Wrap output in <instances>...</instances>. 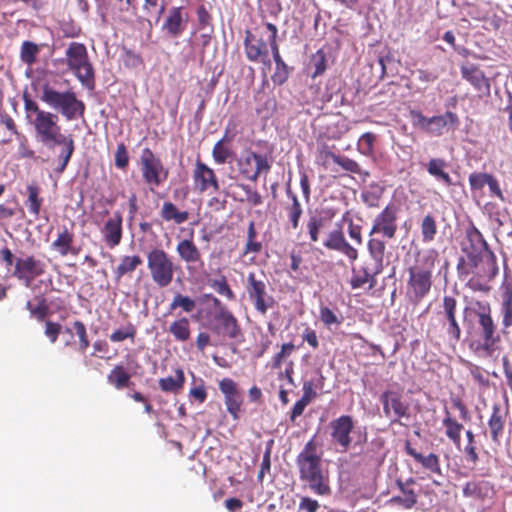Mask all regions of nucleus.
Returning <instances> with one entry per match:
<instances>
[{
	"mask_svg": "<svg viewBox=\"0 0 512 512\" xmlns=\"http://www.w3.org/2000/svg\"><path fill=\"white\" fill-rule=\"evenodd\" d=\"M23 100L27 117L30 118L31 115H34L30 122L35 129L37 139L48 148L64 146L59 155V166L55 169L56 172L62 173L75 150L73 138L62 133L57 114L41 109L38 103L27 95H24Z\"/></svg>",
	"mask_w": 512,
	"mask_h": 512,
	"instance_id": "obj_1",
	"label": "nucleus"
},
{
	"mask_svg": "<svg viewBox=\"0 0 512 512\" xmlns=\"http://www.w3.org/2000/svg\"><path fill=\"white\" fill-rule=\"evenodd\" d=\"M467 243L462 244L464 256L457 263V273L461 280L471 274L485 276L492 280L499 272L497 257L490 249L482 233L472 226L466 231Z\"/></svg>",
	"mask_w": 512,
	"mask_h": 512,
	"instance_id": "obj_2",
	"label": "nucleus"
},
{
	"mask_svg": "<svg viewBox=\"0 0 512 512\" xmlns=\"http://www.w3.org/2000/svg\"><path fill=\"white\" fill-rule=\"evenodd\" d=\"M299 479L318 496L332 494L330 473L323 466L321 454L317 451L315 437L310 439L296 457Z\"/></svg>",
	"mask_w": 512,
	"mask_h": 512,
	"instance_id": "obj_3",
	"label": "nucleus"
},
{
	"mask_svg": "<svg viewBox=\"0 0 512 512\" xmlns=\"http://www.w3.org/2000/svg\"><path fill=\"white\" fill-rule=\"evenodd\" d=\"M474 314L477 317L476 338L471 341L470 348L481 357H494L500 350L501 336L497 324L492 317L488 302L475 301Z\"/></svg>",
	"mask_w": 512,
	"mask_h": 512,
	"instance_id": "obj_4",
	"label": "nucleus"
},
{
	"mask_svg": "<svg viewBox=\"0 0 512 512\" xmlns=\"http://www.w3.org/2000/svg\"><path fill=\"white\" fill-rule=\"evenodd\" d=\"M436 259L434 250L418 251L414 264L408 267L406 294L413 302L419 303L429 294Z\"/></svg>",
	"mask_w": 512,
	"mask_h": 512,
	"instance_id": "obj_5",
	"label": "nucleus"
},
{
	"mask_svg": "<svg viewBox=\"0 0 512 512\" xmlns=\"http://www.w3.org/2000/svg\"><path fill=\"white\" fill-rule=\"evenodd\" d=\"M267 30V38L265 33L256 27L254 30L247 29L244 37V51L247 60L254 63H262L264 65L263 71L271 67V60L269 52L272 51L271 39L274 35V41H277L278 28L275 24L267 22L264 24Z\"/></svg>",
	"mask_w": 512,
	"mask_h": 512,
	"instance_id": "obj_6",
	"label": "nucleus"
},
{
	"mask_svg": "<svg viewBox=\"0 0 512 512\" xmlns=\"http://www.w3.org/2000/svg\"><path fill=\"white\" fill-rule=\"evenodd\" d=\"M40 99L50 108L58 111L67 121L84 116L85 103L77 98L75 92L71 90L60 92L48 81L41 86Z\"/></svg>",
	"mask_w": 512,
	"mask_h": 512,
	"instance_id": "obj_7",
	"label": "nucleus"
},
{
	"mask_svg": "<svg viewBox=\"0 0 512 512\" xmlns=\"http://www.w3.org/2000/svg\"><path fill=\"white\" fill-rule=\"evenodd\" d=\"M458 302L455 297L445 295L441 308L431 319L427 333L432 337H441L446 334L448 338L457 343L461 339V327L457 320Z\"/></svg>",
	"mask_w": 512,
	"mask_h": 512,
	"instance_id": "obj_8",
	"label": "nucleus"
},
{
	"mask_svg": "<svg viewBox=\"0 0 512 512\" xmlns=\"http://www.w3.org/2000/svg\"><path fill=\"white\" fill-rule=\"evenodd\" d=\"M66 64L77 80L86 88L94 89L95 72L83 43L71 42L65 52Z\"/></svg>",
	"mask_w": 512,
	"mask_h": 512,
	"instance_id": "obj_9",
	"label": "nucleus"
},
{
	"mask_svg": "<svg viewBox=\"0 0 512 512\" xmlns=\"http://www.w3.org/2000/svg\"><path fill=\"white\" fill-rule=\"evenodd\" d=\"M147 268L153 283L159 288L168 287L179 266L173 257L162 248H153L147 255Z\"/></svg>",
	"mask_w": 512,
	"mask_h": 512,
	"instance_id": "obj_10",
	"label": "nucleus"
},
{
	"mask_svg": "<svg viewBox=\"0 0 512 512\" xmlns=\"http://www.w3.org/2000/svg\"><path fill=\"white\" fill-rule=\"evenodd\" d=\"M212 302L214 306L218 307V309L209 322L208 328L210 331L215 336L224 340L241 342L243 339V332L238 319L230 310L221 304V301L218 298L212 297Z\"/></svg>",
	"mask_w": 512,
	"mask_h": 512,
	"instance_id": "obj_11",
	"label": "nucleus"
},
{
	"mask_svg": "<svg viewBox=\"0 0 512 512\" xmlns=\"http://www.w3.org/2000/svg\"><path fill=\"white\" fill-rule=\"evenodd\" d=\"M140 170L143 181L151 190L159 187L168 178L169 171L150 148H144L140 155Z\"/></svg>",
	"mask_w": 512,
	"mask_h": 512,
	"instance_id": "obj_12",
	"label": "nucleus"
},
{
	"mask_svg": "<svg viewBox=\"0 0 512 512\" xmlns=\"http://www.w3.org/2000/svg\"><path fill=\"white\" fill-rule=\"evenodd\" d=\"M379 401L382 404L383 414L390 419L391 424H402L401 420L411 418L410 404L403 398L400 390H385L381 393Z\"/></svg>",
	"mask_w": 512,
	"mask_h": 512,
	"instance_id": "obj_13",
	"label": "nucleus"
},
{
	"mask_svg": "<svg viewBox=\"0 0 512 512\" xmlns=\"http://www.w3.org/2000/svg\"><path fill=\"white\" fill-rule=\"evenodd\" d=\"M399 213L400 207L396 203H388L374 218L369 234H379L386 239H394L398 231Z\"/></svg>",
	"mask_w": 512,
	"mask_h": 512,
	"instance_id": "obj_14",
	"label": "nucleus"
},
{
	"mask_svg": "<svg viewBox=\"0 0 512 512\" xmlns=\"http://www.w3.org/2000/svg\"><path fill=\"white\" fill-rule=\"evenodd\" d=\"M246 291L255 310L261 315H265L268 309L273 307L274 298L267 291V283L258 279L254 272L247 276Z\"/></svg>",
	"mask_w": 512,
	"mask_h": 512,
	"instance_id": "obj_15",
	"label": "nucleus"
},
{
	"mask_svg": "<svg viewBox=\"0 0 512 512\" xmlns=\"http://www.w3.org/2000/svg\"><path fill=\"white\" fill-rule=\"evenodd\" d=\"M239 173L246 179L257 181L261 174H268L271 163L264 155L252 150L245 151L237 161Z\"/></svg>",
	"mask_w": 512,
	"mask_h": 512,
	"instance_id": "obj_16",
	"label": "nucleus"
},
{
	"mask_svg": "<svg viewBox=\"0 0 512 512\" xmlns=\"http://www.w3.org/2000/svg\"><path fill=\"white\" fill-rule=\"evenodd\" d=\"M46 272V264L34 255H26L15 259L13 276L26 287H30L34 280Z\"/></svg>",
	"mask_w": 512,
	"mask_h": 512,
	"instance_id": "obj_17",
	"label": "nucleus"
},
{
	"mask_svg": "<svg viewBox=\"0 0 512 512\" xmlns=\"http://www.w3.org/2000/svg\"><path fill=\"white\" fill-rule=\"evenodd\" d=\"M329 426L332 443L339 447V452H347L352 444V432L355 428L352 416L341 415L332 420Z\"/></svg>",
	"mask_w": 512,
	"mask_h": 512,
	"instance_id": "obj_18",
	"label": "nucleus"
},
{
	"mask_svg": "<svg viewBox=\"0 0 512 512\" xmlns=\"http://www.w3.org/2000/svg\"><path fill=\"white\" fill-rule=\"evenodd\" d=\"M323 246L328 250L341 253L351 263L358 259V250L346 240L341 223H337L336 228L327 234L325 240L323 241Z\"/></svg>",
	"mask_w": 512,
	"mask_h": 512,
	"instance_id": "obj_19",
	"label": "nucleus"
},
{
	"mask_svg": "<svg viewBox=\"0 0 512 512\" xmlns=\"http://www.w3.org/2000/svg\"><path fill=\"white\" fill-rule=\"evenodd\" d=\"M175 251L180 261L187 265L189 271L204 267L203 254L193 240V231L190 238L180 239L177 242Z\"/></svg>",
	"mask_w": 512,
	"mask_h": 512,
	"instance_id": "obj_20",
	"label": "nucleus"
},
{
	"mask_svg": "<svg viewBox=\"0 0 512 512\" xmlns=\"http://www.w3.org/2000/svg\"><path fill=\"white\" fill-rule=\"evenodd\" d=\"M74 227V222L71 223L70 227L63 225L58 229L56 238L51 243V249L61 257L77 256L82 250L81 246L75 243Z\"/></svg>",
	"mask_w": 512,
	"mask_h": 512,
	"instance_id": "obj_21",
	"label": "nucleus"
},
{
	"mask_svg": "<svg viewBox=\"0 0 512 512\" xmlns=\"http://www.w3.org/2000/svg\"><path fill=\"white\" fill-rule=\"evenodd\" d=\"M219 390L224 395L227 412L234 420H237L243 403V397L238 390L237 383L231 378H223L219 381Z\"/></svg>",
	"mask_w": 512,
	"mask_h": 512,
	"instance_id": "obj_22",
	"label": "nucleus"
},
{
	"mask_svg": "<svg viewBox=\"0 0 512 512\" xmlns=\"http://www.w3.org/2000/svg\"><path fill=\"white\" fill-rule=\"evenodd\" d=\"M192 177L195 188L201 193H204L209 189L218 191L220 188L215 171L200 159H197L195 162Z\"/></svg>",
	"mask_w": 512,
	"mask_h": 512,
	"instance_id": "obj_23",
	"label": "nucleus"
},
{
	"mask_svg": "<svg viewBox=\"0 0 512 512\" xmlns=\"http://www.w3.org/2000/svg\"><path fill=\"white\" fill-rule=\"evenodd\" d=\"M188 14L183 6L171 7L165 17L162 30L169 36L179 37L186 29Z\"/></svg>",
	"mask_w": 512,
	"mask_h": 512,
	"instance_id": "obj_24",
	"label": "nucleus"
},
{
	"mask_svg": "<svg viewBox=\"0 0 512 512\" xmlns=\"http://www.w3.org/2000/svg\"><path fill=\"white\" fill-rule=\"evenodd\" d=\"M383 264H373L370 266H362L359 269H352V277L350 279V286L352 289L363 288L368 285L370 289L374 288L377 284V275L383 272Z\"/></svg>",
	"mask_w": 512,
	"mask_h": 512,
	"instance_id": "obj_25",
	"label": "nucleus"
},
{
	"mask_svg": "<svg viewBox=\"0 0 512 512\" xmlns=\"http://www.w3.org/2000/svg\"><path fill=\"white\" fill-rule=\"evenodd\" d=\"M122 222V215L117 211L104 223L103 227L101 228L103 241L110 249L117 247L122 241Z\"/></svg>",
	"mask_w": 512,
	"mask_h": 512,
	"instance_id": "obj_26",
	"label": "nucleus"
},
{
	"mask_svg": "<svg viewBox=\"0 0 512 512\" xmlns=\"http://www.w3.org/2000/svg\"><path fill=\"white\" fill-rule=\"evenodd\" d=\"M501 325L504 331L512 329V279L505 278L500 285Z\"/></svg>",
	"mask_w": 512,
	"mask_h": 512,
	"instance_id": "obj_27",
	"label": "nucleus"
},
{
	"mask_svg": "<svg viewBox=\"0 0 512 512\" xmlns=\"http://www.w3.org/2000/svg\"><path fill=\"white\" fill-rule=\"evenodd\" d=\"M461 76L468 81L477 91L489 93L490 83L485 73L476 65L469 64L461 67Z\"/></svg>",
	"mask_w": 512,
	"mask_h": 512,
	"instance_id": "obj_28",
	"label": "nucleus"
},
{
	"mask_svg": "<svg viewBox=\"0 0 512 512\" xmlns=\"http://www.w3.org/2000/svg\"><path fill=\"white\" fill-rule=\"evenodd\" d=\"M405 452L411 456L417 463H419L424 469L429 470L430 472L442 475L440 460L438 455L435 453H430L428 455H423L416 451L415 448L412 447L410 441L405 442L404 446Z\"/></svg>",
	"mask_w": 512,
	"mask_h": 512,
	"instance_id": "obj_29",
	"label": "nucleus"
},
{
	"mask_svg": "<svg viewBox=\"0 0 512 512\" xmlns=\"http://www.w3.org/2000/svg\"><path fill=\"white\" fill-rule=\"evenodd\" d=\"M272 42V57L275 62V71L271 76V80L275 85L281 86L287 82L290 75V68L283 60L280 54V48L277 41H274V36L271 39Z\"/></svg>",
	"mask_w": 512,
	"mask_h": 512,
	"instance_id": "obj_30",
	"label": "nucleus"
},
{
	"mask_svg": "<svg viewBox=\"0 0 512 512\" xmlns=\"http://www.w3.org/2000/svg\"><path fill=\"white\" fill-rule=\"evenodd\" d=\"M462 492L464 497L485 500L493 494V485L486 480L469 481Z\"/></svg>",
	"mask_w": 512,
	"mask_h": 512,
	"instance_id": "obj_31",
	"label": "nucleus"
},
{
	"mask_svg": "<svg viewBox=\"0 0 512 512\" xmlns=\"http://www.w3.org/2000/svg\"><path fill=\"white\" fill-rule=\"evenodd\" d=\"M506 415L502 413L498 405H493L492 413L488 420V427L492 441L499 445L504 435Z\"/></svg>",
	"mask_w": 512,
	"mask_h": 512,
	"instance_id": "obj_32",
	"label": "nucleus"
},
{
	"mask_svg": "<svg viewBox=\"0 0 512 512\" xmlns=\"http://www.w3.org/2000/svg\"><path fill=\"white\" fill-rule=\"evenodd\" d=\"M459 118L456 113L447 111L443 115L430 117V124L428 127V134L440 136L443 134L444 128L447 125L458 126Z\"/></svg>",
	"mask_w": 512,
	"mask_h": 512,
	"instance_id": "obj_33",
	"label": "nucleus"
},
{
	"mask_svg": "<svg viewBox=\"0 0 512 512\" xmlns=\"http://www.w3.org/2000/svg\"><path fill=\"white\" fill-rule=\"evenodd\" d=\"M401 495L393 496L391 502L398 504L405 509H411L417 503V493L414 489L410 488V484H414V480L411 478L406 483L397 481Z\"/></svg>",
	"mask_w": 512,
	"mask_h": 512,
	"instance_id": "obj_34",
	"label": "nucleus"
},
{
	"mask_svg": "<svg viewBox=\"0 0 512 512\" xmlns=\"http://www.w3.org/2000/svg\"><path fill=\"white\" fill-rule=\"evenodd\" d=\"M444 414L442 424L445 427V434L449 440L456 446H459L461 442V432L464 428L463 424L458 422L446 407L444 408Z\"/></svg>",
	"mask_w": 512,
	"mask_h": 512,
	"instance_id": "obj_35",
	"label": "nucleus"
},
{
	"mask_svg": "<svg viewBox=\"0 0 512 512\" xmlns=\"http://www.w3.org/2000/svg\"><path fill=\"white\" fill-rule=\"evenodd\" d=\"M286 195L291 200V204L285 206V211L292 229L296 230L299 227L300 218L303 214V209L297 195L292 191L290 186L286 188Z\"/></svg>",
	"mask_w": 512,
	"mask_h": 512,
	"instance_id": "obj_36",
	"label": "nucleus"
},
{
	"mask_svg": "<svg viewBox=\"0 0 512 512\" xmlns=\"http://www.w3.org/2000/svg\"><path fill=\"white\" fill-rule=\"evenodd\" d=\"M143 263L139 255H124L114 269V277L119 281L122 277L132 274Z\"/></svg>",
	"mask_w": 512,
	"mask_h": 512,
	"instance_id": "obj_37",
	"label": "nucleus"
},
{
	"mask_svg": "<svg viewBox=\"0 0 512 512\" xmlns=\"http://www.w3.org/2000/svg\"><path fill=\"white\" fill-rule=\"evenodd\" d=\"M166 9L165 0H143L142 12L146 20L152 26V21L157 24L163 16Z\"/></svg>",
	"mask_w": 512,
	"mask_h": 512,
	"instance_id": "obj_38",
	"label": "nucleus"
},
{
	"mask_svg": "<svg viewBox=\"0 0 512 512\" xmlns=\"http://www.w3.org/2000/svg\"><path fill=\"white\" fill-rule=\"evenodd\" d=\"M176 376H168L160 378L158 381L161 391L166 393L178 394L184 387L185 375L182 369L178 368L175 371Z\"/></svg>",
	"mask_w": 512,
	"mask_h": 512,
	"instance_id": "obj_39",
	"label": "nucleus"
},
{
	"mask_svg": "<svg viewBox=\"0 0 512 512\" xmlns=\"http://www.w3.org/2000/svg\"><path fill=\"white\" fill-rule=\"evenodd\" d=\"M160 216L166 222L173 221L175 224L180 225L189 219V212L180 211L172 202H164Z\"/></svg>",
	"mask_w": 512,
	"mask_h": 512,
	"instance_id": "obj_40",
	"label": "nucleus"
},
{
	"mask_svg": "<svg viewBox=\"0 0 512 512\" xmlns=\"http://www.w3.org/2000/svg\"><path fill=\"white\" fill-rule=\"evenodd\" d=\"M44 45L45 44H37L29 40L23 41L19 53L20 60L28 67H32L37 62L41 47Z\"/></svg>",
	"mask_w": 512,
	"mask_h": 512,
	"instance_id": "obj_41",
	"label": "nucleus"
},
{
	"mask_svg": "<svg viewBox=\"0 0 512 512\" xmlns=\"http://www.w3.org/2000/svg\"><path fill=\"white\" fill-rule=\"evenodd\" d=\"M107 381L117 390H121L130 387L131 375L122 365H116L108 374Z\"/></svg>",
	"mask_w": 512,
	"mask_h": 512,
	"instance_id": "obj_42",
	"label": "nucleus"
},
{
	"mask_svg": "<svg viewBox=\"0 0 512 512\" xmlns=\"http://www.w3.org/2000/svg\"><path fill=\"white\" fill-rule=\"evenodd\" d=\"M169 333L179 342H186L191 337L190 322L187 317H181L173 321L169 326Z\"/></svg>",
	"mask_w": 512,
	"mask_h": 512,
	"instance_id": "obj_43",
	"label": "nucleus"
},
{
	"mask_svg": "<svg viewBox=\"0 0 512 512\" xmlns=\"http://www.w3.org/2000/svg\"><path fill=\"white\" fill-rule=\"evenodd\" d=\"M27 192L28 197L25 201V205L29 213L35 218H38L43 202V199L40 197V188L36 184H30L27 186Z\"/></svg>",
	"mask_w": 512,
	"mask_h": 512,
	"instance_id": "obj_44",
	"label": "nucleus"
},
{
	"mask_svg": "<svg viewBox=\"0 0 512 512\" xmlns=\"http://www.w3.org/2000/svg\"><path fill=\"white\" fill-rule=\"evenodd\" d=\"M263 249V245L257 240V231L254 221H250L247 228V240L243 250V256L248 254H259Z\"/></svg>",
	"mask_w": 512,
	"mask_h": 512,
	"instance_id": "obj_45",
	"label": "nucleus"
},
{
	"mask_svg": "<svg viewBox=\"0 0 512 512\" xmlns=\"http://www.w3.org/2000/svg\"><path fill=\"white\" fill-rule=\"evenodd\" d=\"M445 162L439 158H433L428 162L427 171L430 175L442 180L446 185H452L450 175L444 171Z\"/></svg>",
	"mask_w": 512,
	"mask_h": 512,
	"instance_id": "obj_46",
	"label": "nucleus"
},
{
	"mask_svg": "<svg viewBox=\"0 0 512 512\" xmlns=\"http://www.w3.org/2000/svg\"><path fill=\"white\" fill-rule=\"evenodd\" d=\"M367 249L375 264H383L386 251V243L384 240L376 237L370 238L367 243Z\"/></svg>",
	"mask_w": 512,
	"mask_h": 512,
	"instance_id": "obj_47",
	"label": "nucleus"
},
{
	"mask_svg": "<svg viewBox=\"0 0 512 512\" xmlns=\"http://www.w3.org/2000/svg\"><path fill=\"white\" fill-rule=\"evenodd\" d=\"M137 335V328L131 322H128L124 327L116 329L109 336V339L113 343L123 342L125 340H130L134 342L135 337Z\"/></svg>",
	"mask_w": 512,
	"mask_h": 512,
	"instance_id": "obj_48",
	"label": "nucleus"
},
{
	"mask_svg": "<svg viewBox=\"0 0 512 512\" xmlns=\"http://www.w3.org/2000/svg\"><path fill=\"white\" fill-rule=\"evenodd\" d=\"M420 228L423 242H431L435 239L438 229L435 217L433 215H425L422 219Z\"/></svg>",
	"mask_w": 512,
	"mask_h": 512,
	"instance_id": "obj_49",
	"label": "nucleus"
},
{
	"mask_svg": "<svg viewBox=\"0 0 512 512\" xmlns=\"http://www.w3.org/2000/svg\"><path fill=\"white\" fill-rule=\"evenodd\" d=\"M226 141L227 134L216 142L212 149V157L217 164H224L233 156V151L228 146L224 145Z\"/></svg>",
	"mask_w": 512,
	"mask_h": 512,
	"instance_id": "obj_50",
	"label": "nucleus"
},
{
	"mask_svg": "<svg viewBox=\"0 0 512 512\" xmlns=\"http://www.w3.org/2000/svg\"><path fill=\"white\" fill-rule=\"evenodd\" d=\"M341 222L347 224V231H348L349 237L357 245H362V243H363L362 226L354 223L353 218L350 216L349 212H346L343 214Z\"/></svg>",
	"mask_w": 512,
	"mask_h": 512,
	"instance_id": "obj_51",
	"label": "nucleus"
},
{
	"mask_svg": "<svg viewBox=\"0 0 512 512\" xmlns=\"http://www.w3.org/2000/svg\"><path fill=\"white\" fill-rule=\"evenodd\" d=\"M196 303L189 296L182 295L181 293L175 294L170 304V310L173 311L181 308L184 312L190 313L195 309Z\"/></svg>",
	"mask_w": 512,
	"mask_h": 512,
	"instance_id": "obj_52",
	"label": "nucleus"
},
{
	"mask_svg": "<svg viewBox=\"0 0 512 512\" xmlns=\"http://www.w3.org/2000/svg\"><path fill=\"white\" fill-rule=\"evenodd\" d=\"M327 59L326 54L322 49H319L314 53L310 60L311 67L314 68V71L312 73V78H316L320 75H322L327 68Z\"/></svg>",
	"mask_w": 512,
	"mask_h": 512,
	"instance_id": "obj_53",
	"label": "nucleus"
},
{
	"mask_svg": "<svg viewBox=\"0 0 512 512\" xmlns=\"http://www.w3.org/2000/svg\"><path fill=\"white\" fill-rule=\"evenodd\" d=\"M73 329L75 330V333L79 339V351L84 353L86 349L90 346V340L88 337L87 329L85 324L80 321L76 320L73 322Z\"/></svg>",
	"mask_w": 512,
	"mask_h": 512,
	"instance_id": "obj_54",
	"label": "nucleus"
},
{
	"mask_svg": "<svg viewBox=\"0 0 512 512\" xmlns=\"http://www.w3.org/2000/svg\"><path fill=\"white\" fill-rule=\"evenodd\" d=\"M294 350L295 345L292 342L282 344L280 351L272 358V367L280 369L283 362L291 356Z\"/></svg>",
	"mask_w": 512,
	"mask_h": 512,
	"instance_id": "obj_55",
	"label": "nucleus"
},
{
	"mask_svg": "<svg viewBox=\"0 0 512 512\" xmlns=\"http://www.w3.org/2000/svg\"><path fill=\"white\" fill-rule=\"evenodd\" d=\"M376 135L371 132L364 133L358 141V150L361 154L369 156L374 152Z\"/></svg>",
	"mask_w": 512,
	"mask_h": 512,
	"instance_id": "obj_56",
	"label": "nucleus"
},
{
	"mask_svg": "<svg viewBox=\"0 0 512 512\" xmlns=\"http://www.w3.org/2000/svg\"><path fill=\"white\" fill-rule=\"evenodd\" d=\"M36 300L37 305H35V308L32 310V317L41 322L50 315V308L45 297L38 296Z\"/></svg>",
	"mask_w": 512,
	"mask_h": 512,
	"instance_id": "obj_57",
	"label": "nucleus"
},
{
	"mask_svg": "<svg viewBox=\"0 0 512 512\" xmlns=\"http://www.w3.org/2000/svg\"><path fill=\"white\" fill-rule=\"evenodd\" d=\"M410 119L413 127L427 133L428 127L430 124V117H426L423 115V113L419 110H411L410 113Z\"/></svg>",
	"mask_w": 512,
	"mask_h": 512,
	"instance_id": "obj_58",
	"label": "nucleus"
},
{
	"mask_svg": "<svg viewBox=\"0 0 512 512\" xmlns=\"http://www.w3.org/2000/svg\"><path fill=\"white\" fill-rule=\"evenodd\" d=\"M319 315L321 322L328 328L342 323V320L327 306L320 307Z\"/></svg>",
	"mask_w": 512,
	"mask_h": 512,
	"instance_id": "obj_59",
	"label": "nucleus"
},
{
	"mask_svg": "<svg viewBox=\"0 0 512 512\" xmlns=\"http://www.w3.org/2000/svg\"><path fill=\"white\" fill-rule=\"evenodd\" d=\"M324 224V220L321 217L312 216L307 222V229L312 242L319 240V233Z\"/></svg>",
	"mask_w": 512,
	"mask_h": 512,
	"instance_id": "obj_60",
	"label": "nucleus"
},
{
	"mask_svg": "<svg viewBox=\"0 0 512 512\" xmlns=\"http://www.w3.org/2000/svg\"><path fill=\"white\" fill-rule=\"evenodd\" d=\"M490 177L489 173L474 172L469 175V185L472 191L482 190Z\"/></svg>",
	"mask_w": 512,
	"mask_h": 512,
	"instance_id": "obj_61",
	"label": "nucleus"
},
{
	"mask_svg": "<svg viewBox=\"0 0 512 512\" xmlns=\"http://www.w3.org/2000/svg\"><path fill=\"white\" fill-rule=\"evenodd\" d=\"M211 286L218 294L225 296L228 300H233L235 298V294L227 283L225 277L214 280Z\"/></svg>",
	"mask_w": 512,
	"mask_h": 512,
	"instance_id": "obj_62",
	"label": "nucleus"
},
{
	"mask_svg": "<svg viewBox=\"0 0 512 512\" xmlns=\"http://www.w3.org/2000/svg\"><path fill=\"white\" fill-rule=\"evenodd\" d=\"M129 164V155L124 143H119L115 152V165L119 169H126Z\"/></svg>",
	"mask_w": 512,
	"mask_h": 512,
	"instance_id": "obj_63",
	"label": "nucleus"
},
{
	"mask_svg": "<svg viewBox=\"0 0 512 512\" xmlns=\"http://www.w3.org/2000/svg\"><path fill=\"white\" fill-rule=\"evenodd\" d=\"M61 330L62 326L60 323L53 322L51 320L45 321L44 334L52 344L57 341L59 334L61 333Z\"/></svg>",
	"mask_w": 512,
	"mask_h": 512,
	"instance_id": "obj_64",
	"label": "nucleus"
}]
</instances>
